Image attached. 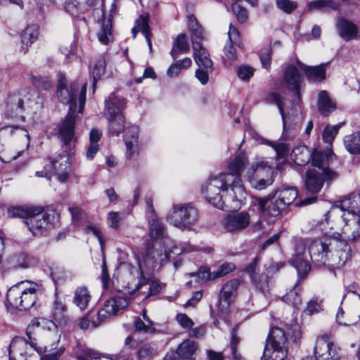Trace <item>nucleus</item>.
Instances as JSON below:
<instances>
[{
  "mask_svg": "<svg viewBox=\"0 0 360 360\" xmlns=\"http://www.w3.org/2000/svg\"><path fill=\"white\" fill-rule=\"evenodd\" d=\"M318 106L320 112L326 116L335 109V105L326 91L319 94Z\"/></svg>",
  "mask_w": 360,
  "mask_h": 360,
  "instance_id": "nucleus-39",
  "label": "nucleus"
},
{
  "mask_svg": "<svg viewBox=\"0 0 360 360\" xmlns=\"http://www.w3.org/2000/svg\"><path fill=\"white\" fill-rule=\"evenodd\" d=\"M136 331L143 333H153L155 331L154 323L151 320L143 321L141 318L136 317L134 323Z\"/></svg>",
  "mask_w": 360,
  "mask_h": 360,
  "instance_id": "nucleus-49",
  "label": "nucleus"
},
{
  "mask_svg": "<svg viewBox=\"0 0 360 360\" xmlns=\"http://www.w3.org/2000/svg\"><path fill=\"white\" fill-rule=\"evenodd\" d=\"M276 6L282 11L289 14L297 8V3L291 0H276Z\"/></svg>",
  "mask_w": 360,
  "mask_h": 360,
  "instance_id": "nucleus-54",
  "label": "nucleus"
},
{
  "mask_svg": "<svg viewBox=\"0 0 360 360\" xmlns=\"http://www.w3.org/2000/svg\"><path fill=\"white\" fill-rule=\"evenodd\" d=\"M255 70L249 65H240L237 69L238 77L243 81L249 80L254 75Z\"/></svg>",
  "mask_w": 360,
  "mask_h": 360,
  "instance_id": "nucleus-55",
  "label": "nucleus"
},
{
  "mask_svg": "<svg viewBox=\"0 0 360 360\" xmlns=\"http://www.w3.org/2000/svg\"><path fill=\"white\" fill-rule=\"evenodd\" d=\"M344 144L351 154H360V131L346 136L344 138Z\"/></svg>",
  "mask_w": 360,
  "mask_h": 360,
  "instance_id": "nucleus-41",
  "label": "nucleus"
},
{
  "mask_svg": "<svg viewBox=\"0 0 360 360\" xmlns=\"http://www.w3.org/2000/svg\"><path fill=\"white\" fill-rule=\"evenodd\" d=\"M258 140L260 141V143L265 144L273 148L276 153V158L278 160L285 159L288 156L290 150V146L288 143L271 141L263 137H260Z\"/></svg>",
  "mask_w": 360,
  "mask_h": 360,
  "instance_id": "nucleus-36",
  "label": "nucleus"
},
{
  "mask_svg": "<svg viewBox=\"0 0 360 360\" xmlns=\"http://www.w3.org/2000/svg\"><path fill=\"white\" fill-rule=\"evenodd\" d=\"M287 343L288 338L281 328H271L261 360H285L288 354Z\"/></svg>",
  "mask_w": 360,
  "mask_h": 360,
  "instance_id": "nucleus-9",
  "label": "nucleus"
},
{
  "mask_svg": "<svg viewBox=\"0 0 360 360\" xmlns=\"http://www.w3.org/2000/svg\"><path fill=\"white\" fill-rule=\"evenodd\" d=\"M149 15L148 13L141 14L135 21L134 27L131 29V33L134 38H136L138 32H141L144 35L149 49H152V43L150 39V30L148 25Z\"/></svg>",
  "mask_w": 360,
  "mask_h": 360,
  "instance_id": "nucleus-31",
  "label": "nucleus"
},
{
  "mask_svg": "<svg viewBox=\"0 0 360 360\" xmlns=\"http://www.w3.org/2000/svg\"><path fill=\"white\" fill-rule=\"evenodd\" d=\"M292 262L297 271L299 277H301L302 275H306L310 270V265L307 262L306 257L298 255L292 258Z\"/></svg>",
  "mask_w": 360,
  "mask_h": 360,
  "instance_id": "nucleus-48",
  "label": "nucleus"
},
{
  "mask_svg": "<svg viewBox=\"0 0 360 360\" xmlns=\"http://www.w3.org/2000/svg\"><path fill=\"white\" fill-rule=\"evenodd\" d=\"M328 247L325 265L340 268L351 257V247L345 240L330 238L328 240Z\"/></svg>",
  "mask_w": 360,
  "mask_h": 360,
  "instance_id": "nucleus-13",
  "label": "nucleus"
},
{
  "mask_svg": "<svg viewBox=\"0 0 360 360\" xmlns=\"http://www.w3.org/2000/svg\"><path fill=\"white\" fill-rule=\"evenodd\" d=\"M301 288L297 284L292 290L288 292L283 297V301L295 307H298L302 304V297L300 294Z\"/></svg>",
  "mask_w": 360,
  "mask_h": 360,
  "instance_id": "nucleus-45",
  "label": "nucleus"
},
{
  "mask_svg": "<svg viewBox=\"0 0 360 360\" xmlns=\"http://www.w3.org/2000/svg\"><path fill=\"white\" fill-rule=\"evenodd\" d=\"M236 269V266L231 262H225L220 265L217 270L211 272L210 269L205 266L200 269V274H202L203 278L207 280H214L219 277H222L232 272Z\"/></svg>",
  "mask_w": 360,
  "mask_h": 360,
  "instance_id": "nucleus-32",
  "label": "nucleus"
},
{
  "mask_svg": "<svg viewBox=\"0 0 360 360\" xmlns=\"http://www.w3.org/2000/svg\"><path fill=\"white\" fill-rule=\"evenodd\" d=\"M57 219L58 214L54 210L44 211L41 207H35L25 224L32 235L38 236L53 226Z\"/></svg>",
  "mask_w": 360,
  "mask_h": 360,
  "instance_id": "nucleus-11",
  "label": "nucleus"
},
{
  "mask_svg": "<svg viewBox=\"0 0 360 360\" xmlns=\"http://www.w3.org/2000/svg\"><path fill=\"white\" fill-rule=\"evenodd\" d=\"M112 25L110 20L103 21L101 30L98 31L97 35L98 39L101 43L107 45L110 41L112 37Z\"/></svg>",
  "mask_w": 360,
  "mask_h": 360,
  "instance_id": "nucleus-47",
  "label": "nucleus"
},
{
  "mask_svg": "<svg viewBox=\"0 0 360 360\" xmlns=\"http://www.w3.org/2000/svg\"><path fill=\"white\" fill-rule=\"evenodd\" d=\"M198 219V210L186 205H174L172 213L167 216L168 221L181 230H190L197 223Z\"/></svg>",
  "mask_w": 360,
  "mask_h": 360,
  "instance_id": "nucleus-12",
  "label": "nucleus"
},
{
  "mask_svg": "<svg viewBox=\"0 0 360 360\" xmlns=\"http://www.w3.org/2000/svg\"><path fill=\"white\" fill-rule=\"evenodd\" d=\"M35 207L26 206L13 207L8 210V215L9 217L22 218L25 221L30 217Z\"/></svg>",
  "mask_w": 360,
  "mask_h": 360,
  "instance_id": "nucleus-46",
  "label": "nucleus"
},
{
  "mask_svg": "<svg viewBox=\"0 0 360 360\" xmlns=\"http://www.w3.org/2000/svg\"><path fill=\"white\" fill-rule=\"evenodd\" d=\"M232 10L240 22L243 23L247 20L248 18V11L245 8L240 6V5L238 4V1L233 4Z\"/></svg>",
  "mask_w": 360,
  "mask_h": 360,
  "instance_id": "nucleus-56",
  "label": "nucleus"
},
{
  "mask_svg": "<svg viewBox=\"0 0 360 360\" xmlns=\"http://www.w3.org/2000/svg\"><path fill=\"white\" fill-rule=\"evenodd\" d=\"M266 101L269 103L276 104L278 106L280 113L283 118V125L285 126V118L284 111H283V101H282L281 96L278 93L271 92V94H269L268 97L266 98Z\"/></svg>",
  "mask_w": 360,
  "mask_h": 360,
  "instance_id": "nucleus-52",
  "label": "nucleus"
},
{
  "mask_svg": "<svg viewBox=\"0 0 360 360\" xmlns=\"http://www.w3.org/2000/svg\"><path fill=\"white\" fill-rule=\"evenodd\" d=\"M158 252L153 249H149L143 255L141 260H139V273L138 274L140 278L136 280L134 279L131 282H127L126 285H123L126 293L130 295L139 294L145 295L144 299L150 296L156 295L161 290L162 286L155 281L146 280L144 277V273L154 269L158 264L156 258Z\"/></svg>",
  "mask_w": 360,
  "mask_h": 360,
  "instance_id": "nucleus-3",
  "label": "nucleus"
},
{
  "mask_svg": "<svg viewBox=\"0 0 360 360\" xmlns=\"http://www.w3.org/2000/svg\"><path fill=\"white\" fill-rule=\"evenodd\" d=\"M332 157L333 152L330 150L323 153L316 149L311 153L306 146L295 147L291 153V159L297 165H306L311 160L312 165L321 169L326 179L338 176V173L329 167Z\"/></svg>",
  "mask_w": 360,
  "mask_h": 360,
  "instance_id": "nucleus-4",
  "label": "nucleus"
},
{
  "mask_svg": "<svg viewBox=\"0 0 360 360\" xmlns=\"http://www.w3.org/2000/svg\"><path fill=\"white\" fill-rule=\"evenodd\" d=\"M284 84L287 89L293 92L298 100H300V89L304 82L303 77L298 69L292 65H288L284 73Z\"/></svg>",
  "mask_w": 360,
  "mask_h": 360,
  "instance_id": "nucleus-22",
  "label": "nucleus"
},
{
  "mask_svg": "<svg viewBox=\"0 0 360 360\" xmlns=\"http://www.w3.org/2000/svg\"><path fill=\"white\" fill-rule=\"evenodd\" d=\"M314 355L317 360H338L337 347L328 335L319 337L314 347Z\"/></svg>",
  "mask_w": 360,
  "mask_h": 360,
  "instance_id": "nucleus-17",
  "label": "nucleus"
},
{
  "mask_svg": "<svg viewBox=\"0 0 360 360\" xmlns=\"http://www.w3.org/2000/svg\"><path fill=\"white\" fill-rule=\"evenodd\" d=\"M192 45L194 51L193 58L199 68L212 69V61L210 58L209 54L207 53L206 50L202 47L201 43L192 39Z\"/></svg>",
  "mask_w": 360,
  "mask_h": 360,
  "instance_id": "nucleus-29",
  "label": "nucleus"
},
{
  "mask_svg": "<svg viewBox=\"0 0 360 360\" xmlns=\"http://www.w3.org/2000/svg\"><path fill=\"white\" fill-rule=\"evenodd\" d=\"M308 8L310 11L319 10L326 11L329 9L336 11L338 8V6L333 0H316L309 2Z\"/></svg>",
  "mask_w": 360,
  "mask_h": 360,
  "instance_id": "nucleus-44",
  "label": "nucleus"
},
{
  "mask_svg": "<svg viewBox=\"0 0 360 360\" xmlns=\"http://www.w3.org/2000/svg\"><path fill=\"white\" fill-rule=\"evenodd\" d=\"M297 65L300 70L304 71L307 79L310 82H321L326 79L327 64L323 63L316 66H307L296 60Z\"/></svg>",
  "mask_w": 360,
  "mask_h": 360,
  "instance_id": "nucleus-26",
  "label": "nucleus"
},
{
  "mask_svg": "<svg viewBox=\"0 0 360 360\" xmlns=\"http://www.w3.org/2000/svg\"><path fill=\"white\" fill-rule=\"evenodd\" d=\"M39 34V27L36 24L28 25L21 34V41L27 46L37 40Z\"/></svg>",
  "mask_w": 360,
  "mask_h": 360,
  "instance_id": "nucleus-40",
  "label": "nucleus"
},
{
  "mask_svg": "<svg viewBox=\"0 0 360 360\" xmlns=\"http://www.w3.org/2000/svg\"><path fill=\"white\" fill-rule=\"evenodd\" d=\"M138 136L139 129L136 126H131L127 129L124 141L126 146V157L131 159L134 155L138 153Z\"/></svg>",
  "mask_w": 360,
  "mask_h": 360,
  "instance_id": "nucleus-27",
  "label": "nucleus"
},
{
  "mask_svg": "<svg viewBox=\"0 0 360 360\" xmlns=\"http://www.w3.org/2000/svg\"><path fill=\"white\" fill-rule=\"evenodd\" d=\"M196 349L197 345L195 342L186 340L179 345L176 354L181 359H193Z\"/></svg>",
  "mask_w": 360,
  "mask_h": 360,
  "instance_id": "nucleus-37",
  "label": "nucleus"
},
{
  "mask_svg": "<svg viewBox=\"0 0 360 360\" xmlns=\"http://www.w3.org/2000/svg\"><path fill=\"white\" fill-rule=\"evenodd\" d=\"M38 284L24 281L13 285L7 292V302L13 308L25 311L35 304L37 299Z\"/></svg>",
  "mask_w": 360,
  "mask_h": 360,
  "instance_id": "nucleus-5",
  "label": "nucleus"
},
{
  "mask_svg": "<svg viewBox=\"0 0 360 360\" xmlns=\"http://www.w3.org/2000/svg\"><path fill=\"white\" fill-rule=\"evenodd\" d=\"M91 296L86 287H79L75 291L73 302L81 310L86 309Z\"/></svg>",
  "mask_w": 360,
  "mask_h": 360,
  "instance_id": "nucleus-38",
  "label": "nucleus"
},
{
  "mask_svg": "<svg viewBox=\"0 0 360 360\" xmlns=\"http://www.w3.org/2000/svg\"><path fill=\"white\" fill-rule=\"evenodd\" d=\"M189 50L190 47L186 35L180 34L176 37L173 44L170 54L173 59H176L179 53H187Z\"/></svg>",
  "mask_w": 360,
  "mask_h": 360,
  "instance_id": "nucleus-35",
  "label": "nucleus"
},
{
  "mask_svg": "<svg viewBox=\"0 0 360 360\" xmlns=\"http://www.w3.org/2000/svg\"><path fill=\"white\" fill-rule=\"evenodd\" d=\"M247 176L254 188L263 190L274 181L273 167L262 158H258L248 169Z\"/></svg>",
  "mask_w": 360,
  "mask_h": 360,
  "instance_id": "nucleus-10",
  "label": "nucleus"
},
{
  "mask_svg": "<svg viewBox=\"0 0 360 360\" xmlns=\"http://www.w3.org/2000/svg\"><path fill=\"white\" fill-rule=\"evenodd\" d=\"M157 355V348L154 344H142L137 352L139 360H151Z\"/></svg>",
  "mask_w": 360,
  "mask_h": 360,
  "instance_id": "nucleus-43",
  "label": "nucleus"
},
{
  "mask_svg": "<svg viewBox=\"0 0 360 360\" xmlns=\"http://www.w3.org/2000/svg\"><path fill=\"white\" fill-rule=\"evenodd\" d=\"M176 320L181 326L189 329L194 325L193 321L185 314H180L176 316Z\"/></svg>",
  "mask_w": 360,
  "mask_h": 360,
  "instance_id": "nucleus-63",
  "label": "nucleus"
},
{
  "mask_svg": "<svg viewBox=\"0 0 360 360\" xmlns=\"http://www.w3.org/2000/svg\"><path fill=\"white\" fill-rule=\"evenodd\" d=\"M286 335L290 337L294 342L300 340L302 338L300 326L297 323H294L288 328L287 332H284Z\"/></svg>",
  "mask_w": 360,
  "mask_h": 360,
  "instance_id": "nucleus-57",
  "label": "nucleus"
},
{
  "mask_svg": "<svg viewBox=\"0 0 360 360\" xmlns=\"http://www.w3.org/2000/svg\"><path fill=\"white\" fill-rule=\"evenodd\" d=\"M322 310V307L316 300H310L304 310L306 314L311 316Z\"/></svg>",
  "mask_w": 360,
  "mask_h": 360,
  "instance_id": "nucleus-59",
  "label": "nucleus"
},
{
  "mask_svg": "<svg viewBox=\"0 0 360 360\" xmlns=\"http://www.w3.org/2000/svg\"><path fill=\"white\" fill-rule=\"evenodd\" d=\"M36 96L34 91L22 89L18 94L11 95L8 99V106L12 110L22 111L26 108H32L31 103L32 98Z\"/></svg>",
  "mask_w": 360,
  "mask_h": 360,
  "instance_id": "nucleus-23",
  "label": "nucleus"
},
{
  "mask_svg": "<svg viewBox=\"0 0 360 360\" xmlns=\"http://www.w3.org/2000/svg\"><path fill=\"white\" fill-rule=\"evenodd\" d=\"M53 160L57 161L56 169L58 180L65 182L68 179L70 172L69 156L67 154H61L57 160Z\"/></svg>",
  "mask_w": 360,
  "mask_h": 360,
  "instance_id": "nucleus-34",
  "label": "nucleus"
},
{
  "mask_svg": "<svg viewBox=\"0 0 360 360\" xmlns=\"http://www.w3.org/2000/svg\"><path fill=\"white\" fill-rule=\"evenodd\" d=\"M340 212H342V218H344V217L346 218L360 217V193H353L344 199L338 201L335 205L326 213V221L328 222L331 214H339Z\"/></svg>",
  "mask_w": 360,
  "mask_h": 360,
  "instance_id": "nucleus-15",
  "label": "nucleus"
},
{
  "mask_svg": "<svg viewBox=\"0 0 360 360\" xmlns=\"http://www.w3.org/2000/svg\"><path fill=\"white\" fill-rule=\"evenodd\" d=\"M51 276L56 283L61 284L72 279L70 272L66 271L63 268L56 267L51 270Z\"/></svg>",
  "mask_w": 360,
  "mask_h": 360,
  "instance_id": "nucleus-50",
  "label": "nucleus"
},
{
  "mask_svg": "<svg viewBox=\"0 0 360 360\" xmlns=\"http://www.w3.org/2000/svg\"><path fill=\"white\" fill-rule=\"evenodd\" d=\"M345 222L343 232L349 240L357 242L360 240V216L354 217L342 218Z\"/></svg>",
  "mask_w": 360,
  "mask_h": 360,
  "instance_id": "nucleus-28",
  "label": "nucleus"
},
{
  "mask_svg": "<svg viewBox=\"0 0 360 360\" xmlns=\"http://www.w3.org/2000/svg\"><path fill=\"white\" fill-rule=\"evenodd\" d=\"M338 176L334 179H326L321 169H311L307 173L305 185L307 189L312 193H319L323 187L324 181L330 182L338 179Z\"/></svg>",
  "mask_w": 360,
  "mask_h": 360,
  "instance_id": "nucleus-25",
  "label": "nucleus"
},
{
  "mask_svg": "<svg viewBox=\"0 0 360 360\" xmlns=\"http://www.w3.org/2000/svg\"><path fill=\"white\" fill-rule=\"evenodd\" d=\"M336 28L338 35L346 41L357 39L359 37L358 26L345 18L340 17L338 18Z\"/></svg>",
  "mask_w": 360,
  "mask_h": 360,
  "instance_id": "nucleus-24",
  "label": "nucleus"
},
{
  "mask_svg": "<svg viewBox=\"0 0 360 360\" xmlns=\"http://www.w3.org/2000/svg\"><path fill=\"white\" fill-rule=\"evenodd\" d=\"M259 261V257H255L246 267L245 271L250 276L256 289V292L252 296L253 304L264 308L269 304L270 290L269 276L264 274H258Z\"/></svg>",
  "mask_w": 360,
  "mask_h": 360,
  "instance_id": "nucleus-7",
  "label": "nucleus"
},
{
  "mask_svg": "<svg viewBox=\"0 0 360 360\" xmlns=\"http://www.w3.org/2000/svg\"><path fill=\"white\" fill-rule=\"evenodd\" d=\"M327 238L324 241L319 239L312 240L308 245V253L311 261L317 265H325L326 255L329 251L328 240Z\"/></svg>",
  "mask_w": 360,
  "mask_h": 360,
  "instance_id": "nucleus-21",
  "label": "nucleus"
},
{
  "mask_svg": "<svg viewBox=\"0 0 360 360\" xmlns=\"http://www.w3.org/2000/svg\"><path fill=\"white\" fill-rule=\"evenodd\" d=\"M69 211L72 215V220L75 222H79L85 218L84 212L77 206L70 207Z\"/></svg>",
  "mask_w": 360,
  "mask_h": 360,
  "instance_id": "nucleus-62",
  "label": "nucleus"
},
{
  "mask_svg": "<svg viewBox=\"0 0 360 360\" xmlns=\"http://www.w3.org/2000/svg\"><path fill=\"white\" fill-rule=\"evenodd\" d=\"M78 360H113L111 358H98L96 356L94 352L90 350H86L84 353L78 356Z\"/></svg>",
  "mask_w": 360,
  "mask_h": 360,
  "instance_id": "nucleus-64",
  "label": "nucleus"
},
{
  "mask_svg": "<svg viewBox=\"0 0 360 360\" xmlns=\"http://www.w3.org/2000/svg\"><path fill=\"white\" fill-rule=\"evenodd\" d=\"M79 0H67L65 3V9L72 15H77L79 14Z\"/></svg>",
  "mask_w": 360,
  "mask_h": 360,
  "instance_id": "nucleus-58",
  "label": "nucleus"
},
{
  "mask_svg": "<svg viewBox=\"0 0 360 360\" xmlns=\"http://www.w3.org/2000/svg\"><path fill=\"white\" fill-rule=\"evenodd\" d=\"M338 325L352 326L360 321V295L355 292L345 295L336 314Z\"/></svg>",
  "mask_w": 360,
  "mask_h": 360,
  "instance_id": "nucleus-8",
  "label": "nucleus"
},
{
  "mask_svg": "<svg viewBox=\"0 0 360 360\" xmlns=\"http://www.w3.org/2000/svg\"><path fill=\"white\" fill-rule=\"evenodd\" d=\"M86 84L82 86L75 83L67 86L65 77L60 76L58 84V98L59 101L69 105V112L66 117L58 126V136L64 145H70L75 139V112L82 113L86 101Z\"/></svg>",
  "mask_w": 360,
  "mask_h": 360,
  "instance_id": "nucleus-2",
  "label": "nucleus"
},
{
  "mask_svg": "<svg viewBox=\"0 0 360 360\" xmlns=\"http://www.w3.org/2000/svg\"><path fill=\"white\" fill-rule=\"evenodd\" d=\"M240 285V281L238 279H232L227 281L222 287L219 295V301H224L230 304L238 292V289Z\"/></svg>",
  "mask_w": 360,
  "mask_h": 360,
  "instance_id": "nucleus-33",
  "label": "nucleus"
},
{
  "mask_svg": "<svg viewBox=\"0 0 360 360\" xmlns=\"http://www.w3.org/2000/svg\"><path fill=\"white\" fill-rule=\"evenodd\" d=\"M250 223V215L246 212L228 215L224 218L222 226L229 233H239L245 230Z\"/></svg>",
  "mask_w": 360,
  "mask_h": 360,
  "instance_id": "nucleus-20",
  "label": "nucleus"
},
{
  "mask_svg": "<svg viewBox=\"0 0 360 360\" xmlns=\"http://www.w3.org/2000/svg\"><path fill=\"white\" fill-rule=\"evenodd\" d=\"M212 69H204L203 68H199L195 70V77L202 84L205 85L209 81V72Z\"/></svg>",
  "mask_w": 360,
  "mask_h": 360,
  "instance_id": "nucleus-60",
  "label": "nucleus"
},
{
  "mask_svg": "<svg viewBox=\"0 0 360 360\" xmlns=\"http://www.w3.org/2000/svg\"><path fill=\"white\" fill-rule=\"evenodd\" d=\"M127 305L128 300L127 298L120 296L112 297L105 302L103 308L97 312V317L100 319V322H104L117 314Z\"/></svg>",
  "mask_w": 360,
  "mask_h": 360,
  "instance_id": "nucleus-19",
  "label": "nucleus"
},
{
  "mask_svg": "<svg viewBox=\"0 0 360 360\" xmlns=\"http://www.w3.org/2000/svg\"><path fill=\"white\" fill-rule=\"evenodd\" d=\"M148 227L153 246L159 243L165 249L171 248L169 247L170 240L167 236L165 227L156 215L148 216Z\"/></svg>",
  "mask_w": 360,
  "mask_h": 360,
  "instance_id": "nucleus-18",
  "label": "nucleus"
},
{
  "mask_svg": "<svg viewBox=\"0 0 360 360\" xmlns=\"http://www.w3.org/2000/svg\"><path fill=\"white\" fill-rule=\"evenodd\" d=\"M29 341L21 337H15L10 344L8 354L10 360H31L27 357L28 350L33 349L39 353V348L32 338L28 335Z\"/></svg>",
  "mask_w": 360,
  "mask_h": 360,
  "instance_id": "nucleus-16",
  "label": "nucleus"
},
{
  "mask_svg": "<svg viewBox=\"0 0 360 360\" xmlns=\"http://www.w3.org/2000/svg\"><path fill=\"white\" fill-rule=\"evenodd\" d=\"M31 82L41 90H48L52 86V81L48 76L33 75L31 77Z\"/></svg>",
  "mask_w": 360,
  "mask_h": 360,
  "instance_id": "nucleus-51",
  "label": "nucleus"
},
{
  "mask_svg": "<svg viewBox=\"0 0 360 360\" xmlns=\"http://www.w3.org/2000/svg\"><path fill=\"white\" fill-rule=\"evenodd\" d=\"M101 323L102 322H100V319L98 317L97 321L84 317L80 320L79 326L83 330H87L91 328L98 327Z\"/></svg>",
  "mask_w": 360,
  "mask_h": 360,
  "instance_id": "nucleus-61",
  "label": "nucleus"
},
{
  "mask_svg": "<svg viewBox=\"0 0 360 360\" xmlns=\"http://www.w3.org/2000/svg\"><path fill=\"white\" fill-rule=\"evenodd\" d=\"M340 127V124L335 126H326L323 133V140L326 143L331 144L335 136L338 134Z\"/></svg>",
  "mask_w": 360,
  "mask_h": 360,
  "instance_id": "nucleus-53",
  "label": "nucleus"
},
{
  "mask_svg": "<svg viewBox=\"0 0 360 360\" xmlns=\"http://www.w3.org/2000/svg\"><path fill=\"white\" fill-rule=\"evenodd\" d=\"M240 338L237 336V328L235 327L231 330V350L232 353L233 360H244V358L238 352L237 348L240 343ZM209 360H223L221 353L207 351Z\"/></svg>",
  "mask_w": 360,
  "mask_h": 360,
  "instance_id": "nucleus-30",
  "label": "nucleus"
},
{
  "mask_svg": "<svg viewBox=\"0 0 360 360\" xmlns=\"http://www.w3.org/2000/svg\"><path fill=\"white\" fill-rule=\"evenodd\" d=\"M248 162L243 153L238 155L229 165V173L210 177L202 186V193L215 207L229 211L239 210L247 197L240 175Z\"/></svg>",
  "mask_w": 360,
  "mask_h": 360,
  "instance_id": "nucleus-1",
  "label": "nucleus"
},
{
  "mask_svg": "<svg viewBox=\"0 0 360 360\" xmlns=\"http://www.w3.org/2000/svg\"><path fill=\"white\" fill-rule=\"evenodd\" d=\"M192 64L190 58H184L172 63L167 69V74L170 77H176L181 70L188 69Z\"/></svg>",
  "mask_w": 360,
  "mask_h": 360,
  "instance_id": "nucleus-42",
  "label": "nucleus"
},
{
  "mask_svg": "<svg viewBox=\"0 0 360 360\" xmlns=\"http://www.w3.org/2000/svg\"><path fill=\"white\" fill-rule=\"evenodd\" d=\"M126 105L125 99L111 94L105 101V117L108 121V132L118 136L124 129V117L122 110Z\"/></svg>",
  "mask_w": 360,
  "mask_h": 360,
  "instance_id": "nucleus-6",
  "label": "nucleus"
},
{
  "mask_svg": "<svg viewBox=\"0 0 360 360\" xmlns=\"http://www.w3.org/2000/svg\"><path fill=\"white\" fill-rule=\"evenodd\" d=\"M298 192L293 187L281 188L276 191L266 210L273 217H278L297 198Z\"/></svg>",
  "mask_w": 360,
  "mask_h": 360,
  "instance_id": "nucleus-14",
  "label": "nucleus"
}]
</instances>
